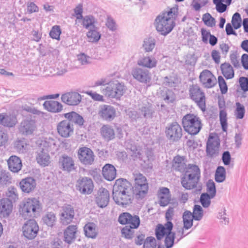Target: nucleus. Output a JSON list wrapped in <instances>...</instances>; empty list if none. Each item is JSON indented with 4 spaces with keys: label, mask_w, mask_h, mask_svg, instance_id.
Instances as JSON below:
<instances>
[{
    "label": "nucleus",
    "mask_w": 248,
    "mask_h": 248,
    "mask_svg": "<svg viewBox=\"0 0 248 248\" xmlns=\"http://www.w3.org/2000/svg\"><path fill=\"white\" fill-rule=\"evenodd\" d=\"M42 210L43 205L39 198L25 199L19 205V213L25 219L37 217Z\"/></svg>",
    "instance_id": "nucleus-1"
},
{
    "label": "nucleus",
    "mask_w": 248,
    "mask_h": 248,
    "mask_svg": "<svg viewBox=\"0 0 248 248\" xmlns=\"http://www.w3.org/2000/svg\"><path fill=\"white\" fill-rule=\"evenodd\" d=\"M181 178L182 186L186 189L191 190L197 187L201 178V170L196 164H188Z\"/></svg>",
    "instance_id": "nucleus-2"
},
{
    "label": "nucleus",
    "mask_w": 248,
    "mask_h": 248,
    "mask_svg": "<svg viewBox=\"0 0 248 248\" xmlns=\"http://www.w3.org/2000/svg\"><path fill=\"white\" fill-rule=\"evenodd\" d=\"M182 123L185 131L190 135H197L202 127L201 119L193 113L185 115L183 117Z\"/></svg>",
    "instance_id": "nucleus-3"
},
{
    "label": "nucleus",
    "mask_w": 248,
    "mask_h": 248,
    "mask_svg": "<svg viewBox=\"0 0 248 248\" xmlns=\"http://www.w3.org/2000/svg\"><path fill=\"white\" fill-rule=\"evenodd\" d=\"M132 186V194L137 200L143 199L147 194L149 189L148 183L145 176L142 174H137Z\"/></svg>",
    "instance_id": "nucleus-4"
},
{
    "label": "nucleus",
    "mask_w": 248,
    "mask_h": 248,
    "mask_svg": "<svg viewBox=\"0 0 248 248\" xmlns=\"http://www.w3.org/2000/svg\"><path fill=\"white\" fill-rule=\"evenodd\" d=\"M156 30L160 34L166 36L170 33L175 26V22L170 19V17H167L166 14L158 15L156 19Z\"/></svg>",
    "instance_id": "nucleus-5"
},
{
    "label": "nucleus",
    "mask_w": 248,
    "mask_h": 248,
    "mask_svg": "<svg viewBox=\"0 0 248 248\" xmlns=\"http://www.w3.org/2000/svg\"><path fill=\"white\" fill-rule=\"evenodd\" d=\"M165 133L167 140L171 143L178 142L183 136L182 127L176 121L167 124L165 127Z\"/></svg>",
    "instance_id": "nucleus-6"
},
{
    "label": "nucleus",
    "mask_w": 248,
    "mask_h": 248,
    "mask_svg": "<svg viewBox=\"0 0 248 248\" xmlns=\"http://www.w3.org/2000/svg\"><path fill=\"white\" fill-rule=\"evenodd\" d=\"M190 98L194 101L198 107L204 111L206 109V97L204 92L197 84H192L189 89Z\"/></svg>",
    "instance_id": "nucleus-7"
},
{
    "label": "nucleus",
    "mask_w": 248,
    "mask_h": 248,
    "mask_svg": "<svg viewBox=\"0 0 248 248\" xmlns=\"http://www.w3.org/2000/svg\"><path fill=\"white\" fill-rule=\"evenodd\" d=\"M126 90V87L124 83L118 81L110 82L105 89L104 93L106 96L110 98L120 99L124 95Z\"/></svg>",
    "instance_id": "nucleus-8"
},
{
    "label": "nucleus",
    "mask_w": 248,
    "mask_h": 248,
    "mask_svg": "<svg viewBox=\"0 0 248 248\" xmlns=\"http://www.w3.org/2000/svg\"><path fill=\"white\" fill-rule=\"evenodd\" d=\"M22 227L23 235L28 240H32L37 236L39 231L37 222L33 218H28Z\"/></svg>",
    "instance_id": "nucleus-9"
},
{
    "label": "nucleus",
    "mask_w": 248,
    "mask_h": 248,
    "mask_svg": "<svg viewBox=\"0 0 248 248\" xmlns=\"http://www.w3.org/2000/svg\"><path fill=\"white\" fill-rule=\"evenodd\" d=\"M219 147L220 140L218 137H216L212 134H210L206 142V155L211 158L218 156Z\"/></svg>",
    "instance_id": "nucleus-10"
},
{
    "label": "nucleus",
    "mask_w": 248,
    "mask_h": 248,
    "mask_svg": "<svg viewBox=\"0 0 248 248\" xmlns=\"http://www.w3.org/2000/svg\"><path fill=\"white\" fill-rule=\"evenodd\" d=\"M78 157L81 164L85 166L92 165L94 161L95 155L91 149L84 146L79 148L77 152Z\"/></svg>",
    "instance_id": "nucleus-11"
},
{
    "label": "nucleus",
    "mask_w": 248,
    "mask_h": 248,
    "mask_svg": "<svg viewBox=\"0 0 248 248\" xmlns=\"http://www.w3.org/2000/svg\"><path fill=\"white\" fill-rule=\"evenodd\" d=\"M76 189L81 194L89 195L92 193L93 189V184L91 178L84 176L80 177L77 181Z\"/></svg>",
    "instance_id": "nucleus-12"
},
{
    "label": "nucleus",
    "mask_w": 248,
    "mask_h": 248,
    "mask_svg": "<svg viewBox=\"0 0 248 248\" xmlns=\"http://www.w3.org/2000/svg\"><path fill=\"white\" fill-rule=\"evenodd\" d=\"M118 221L121 225H129L128 226L140 227V219L139 216L132 215L129 212H123L118 217Z\"/></svg>",
    "instance_id": "nucleus-13"
},
{
    "label": "nucleus",
    "mask_w": 248,
    "mask_h": 248,
    "mask_svg": "<svg viewBox=\"0 0 248 248\" xmlns=\"http://www.w3.org/2000/svg\"><path fill=\"white\" fill-rule=\"evenodd\" d=\"M131 74L134 78L140 83L148 84L151 81V74L147 69L136 67L132 68Z\"/></svg>",
    "instance_id": "nucleus-14"
},
{
    "label": "nucleus",
    "mask_w": 248,
    "mask_h": 248,
    "mask_svg": "<svg viewBox=\"0 0 248 248\" xmlns=\"http://www.w3.org/2000/svg\"><path fill=\"white\" fill-rule=\"evenodd\" d=\"M98 114L103 120L110 122L116 116V110L111 105L103 104L99 107Z\"/></svg>",
    "instance_id": "nucleus-15"
},
{
    "label": "nucleus",
    "mask_w": 248,
    "mask_h": 248,
    "mask_svg": "<svg viewBox=\"0 0 248 248\" xmlns=\"http://www.w3.org/2000/svg\"><path fill=\"white\" fill-rule=\"evenodd\" d=\"M109 202V193L105 188L101 187L95 195V202L97 205L104 208L108 206Z\"/></svg>",
    "instance_id": "nucleus-16"
},
{
    "label": "nucleus",
    "mask_w": 248,
    "mask_h": 248,
    "mask_svg": "<svg viewBox=\"0 0 248 248\" xmlns=\"http://www.w3.org/2000/svg\"><path fill=\"white\" fill-rule=\"evenodd\" d=\"M200 81L206 88L214 87L217 84V79L215 76L209 70H203L199 76Z\"/></svg>",
    "instance_id": "nucleus-17"
},
{
    "label": "nucleus",
    "mask_w": 248,
    "mask_h": 248,
    "mask_svg": "<svg viewBox=\"0 0 248 248\" xmlns=\"http://www.w3.org/2000/svg\"><path fill=\"white\" fill-rule=\"evenodd\" d=\"M81 95L76 92H70L62 94V101L69 106H77L81 101Z\"/></svg>",
    "instance_id": "nucleus-18"
},
{
    "label": "nucleus",
    "mask_w": 248,
    "mask_h": 248,
    "mask_svg": "<svg viewBox=\"0 0 248 248\" xmlns=\"http://www.w3.org/2000/svg\"><path fill=\"white\" fill-rule=\"evenodd\" d=\"M57 130L62 137H69L74 132L73 124H70L67 119L62 120L58 124Z\"/></svg>",
    "instance_id": "nucleus-19"
},
{
    "label": "nucleus",
    "mask_w": 248,
    "mask_h": 248,
    "mask_svg": "<svg viewBox=\"0 0 248 248\" xmlns=\"http://www.w3.org/2000/svg\"><path fill=\"white\" fill-rule=\"evenodd\" d=\"M35 128V121L31 118H27L21 123L19 129L22 135L28 136L32 134Z\"/></svg>",
    "instance_id": "nucleus-20"
},
{
    "label": "nucleus",
    "mask_w": 248,
    "mask_h": 248,
    "mask_svg": "<svg viewBox=\"0 0 248 248\" xmlns=\"http://www.w3.org/2000/svg\"><path fill=\"white\" fill-rule=\"evenodd\" d=\"M62 116L65 118L70 122V124H74L80 128L85 127L84 126L85 121L83 117L74 111L64 113L62 114Z\"/></svg>",
    "instance_id": "nucleus-21"
},
{
    "label": "nucleus",
    "mask_w": 248,
    "mask_h": 248,
    "mask_svg": "<svg viewBox=\"0 0 248 248\" xmlns=\"http://www.w3.org/2000/svg\"><path fill=\"white\" fill-rule=\"evenodd\" d=\"M115 186H117L118 190L116 193H123L125 195L126 193H132V184L124 178H119L116 180Z\"/></svg>",
    "instance_id": "nucleus-22"
},
{
    "label": "nucleus",
    "mask_w": 248,
    "mask_h": 248,
    "mask_svg": "<svg viewBox=\"0 0 248 248\" xmlns=\"http://www.w3.org/2000/svg\"><path fill=\"white\" fill-rule=\"evenodd\" d=\"M130 193H125V195H123V193H114L113 192V199L114 202L119 205H122L125 206L132 203L133 198L132 196L129 194Z\"/></svg>",
    "instance_id": "nucleus-23"
},
{
    "label": "nucleus",
    "mask_w": 248,
    "mask_h": 248,
    "mask_svg": "<svg viewBox=\"0 0 248 248\" xmlns=\"http://www.w3.org/2000/svg\"><path fill=\"white\" fill-rule=\"evenodd\" d=\"M36 183L35 179L32 177H28L21 180L19 186L22 192L30 193L35 188Z\"/></svg>",
    "instance_id": "nucleus-24"
},
{
    "label": "nucleus",
    "mask_w": 248,
    "mask_h": 248,
    "mask_svg": "<svg viewBox=\"0 0 248 248\" xmlns=\"http://www.w3.org/2000/svg\"><path fill=\"white\" fill-rule=\"evenodd\" d=\"M59 164L61 165V169L63 171L68 172H71L76 169L74 160L71 157L66 155H63L60 157Z\"/></svg>",
    "instance_id": "nucleus-25"
},
{
    "label": "nucleus",
    "mask_w": 248,
    "mask_h": 248,
    "mask_svg": "<svg viewBox=\"0 0 248 248\" xmlns=\"http://www.w3.org/2000/svg\"><path fill=\"white\" fill-rule=\"evenodd\" d=\"M117 170L111 164L107 163L102 168V173L105 179L108 181L114 180L116 176Z\"/></svg>",
    "instance_id": "nucleus-26"
},
{
    "label": "nucleus",
    "mask_w": 248,
    "mask_h": 248,
    "mask_svg": "<svg viewBox=\"0 0 248 248\" xmlns=\"http://www.w3.org/2000/svg\"><path fill=\"white\" fill-rule=\"evenodd\" d=\"M7 164L9 170L14 173L19 172L22 168V163L20 157L13 155L10 156L7 160Z\"/></svg>",
    "instance_id": "nucleus-27"
},
{
    "label": "nucleus",
    "mask_w": 248,
    "mask_h": 248,
    "mask_svg": "<svg viewBox=\"0 0 248 248\" xmlns=\"http://www.w3.org/2000/svg\"><path fill=\"white\" fill-rule=\"evenodd\" d=\"M63 212L61 214V219L62 224L69 223L74 217V210L70 204H66L63 207Z\"/></svg>",
    "instance_id": "nucleus-28"
},
{
    "label": "nucleus",
    "mask_w": 248,
    "mask_h": 248,
    "mask_svg": "<svg viewBox=\"0 0 248 248\" xmlns=\"http://www.w3.org/2000/svg\"><path fill=\"white\" fill-rule=\"evenodd\" d=\"M139 110L141 116L146 120L152 119L155 113V109L153 105L148 102L140 108Z\"/></svg>",
    "instance_id": "nucleus-29"
},
{
    "label": "nucleus",
    "mask_w": 248,
    "mask_h": 248,
    "mask_svg": "<svg viewBox=\"0 0 248 248\" xmlns=\"http://www.w3.org/2000/svg\"><path fill=\"white\" fill-rule=\"evenodd\" d=\"M43 105L45 109L52 113H59L63 108L60 102L54 100L45 101Z\"/></svg>",
    "instance_id": "nucleus-30"
},
{
    "label": "nucleus",
    "mask_w": 248,
    "mask_h": 248,
    "mask_svg": "<svg viewBox=\"0 0 248 248\" xmlns=\"http://www.w3.org/2000/svg\"><path fill=\"white\" fill-rule=\"evenodd\" d=\"M157 61L153 56H143L137 61V64L144 68L152 69L155 67Z\"/></svg>",
    "instance_id": "nucleus-31"
},
{
    "label": "nucleus",
    "mask_w": 248,
    "mask_h": 248,
    "mask_svg": "<svg viewBox=\"0 0 248 248\" xmlns=\"http://www.w3.org/2000/svg\"><path fill=\"white\" fill-rule=\"evenodd\" d=\"M77 225H69L64 232V240L68 244H71L76 238V233L77 232Z\"/></svg>",
    "instance_id": "nucleus-32"
},
{
    "label": "nucleus",
    "mask_w": 248,
    "mask_h": 248,
    "mask_svg": "<svg viewBox=\"0 0 248 248\" xmlns=\"http://www.w3.org/2000/svg\"><path fill=\"white\" fill-rule=\"evenodd\" d=\"M13 204L8 200L2 199L0 200V215L3 217H7L12 212Z\"/></svg>",
    "instance_id": "nucleus-33"
},
{
    "label": "nucleus",
    "mask_w": 248,
    "mask_h": 248,
    "mask_svg": "<svg viewBox=\"0 0 248 248\" xmlns=\"http://www.w3.org/2000/svg\"><path fill=\"white\" fill-rule=\"evenodd\" d=\"M185 159V156H181L179 155H176L172 160V168L176 171L182 172L187 168V165L183 162Z\"/></svg>",
    "instance_id": "nucleus-34"
},
{
    "label": "nucleus",
    "mask_w": 248,
    "mask_h": 248,
    "mask_svg": "<svg viewBox=\"0 0 248 248\" xmlns=\"http://www.w3.org/2000/svg\"><path fill=\"white\" fill-rule=\"evenodd\" d=\"M160 97L162 98L166 103H172L175 100V94L172 90L167 87H164L160 91Z\"/></svg>",
    "instance_id": "nucleus-35"
},
{
    "label": "nucleus",
    "mask_w": 248,
    "mask_h": 248,
    "mask_svg": "<svg viewBox=\"0 0 248 248\" xmlns=\"http://www.w3.org/2000/svg\"><path fill=\"white\" fill-rule=\"evenodd\" d=\"M49 159L50 156L46 149H42L37 153L36 160L40 165L44 167L48 166L50 163Z\"/></svg>",
    "instance_id": "nucleus-36"
},
{
    "label": "nucleus",
    "mask_w": 248,
    "mask_h": 248,
    "mask_svg": "<svg viewBox=\"0 0 248 248\" xmlns=\"http://www.w3.org/2000/svg\"><path fill=\"white\" fill-rule=\"evenodd\" d=\"M220 69L222 74L226 79H232L234 77V70L229 63L225 62L221 64Z\"/></svg>",
    "instance_id": "nucleus-37"
},
{
    "label": "nucleus",
    "mask_w": 248,
    "mask_h": 248,
    "mask_svg": "<svg viewBox=\"0 0 248 248\" xmlns=\"http://www.w3.org/2000/svg\"><path fill=\"white\" fill-rule=\"evenodd\" d=\"M101 134L104 139L107 141L115 138L114 129L108 125H104L101 128Z\"/></svg>",
    "instance_id": "nucleus-38"
},
{
    "label": "nucleus",
    "mask_w": 248,
    "mask_h": 248,
    "mask_svg": "<svg viewBox=\"0 0 248 248\" xmlns=\"http://www.w3.org/2000/svg\"><path fill=\"white\" fill-rule=\"evenodd\" d=\"M96 225L93 222H89L84 227V232L88 238H95L98 234L96 229Z\"/></svg>",
    "instance_id": "nucleus-39"
},
{
    "label": "nucleus",
    "mask_w": 248,
    "mask_h": 248,
    "mask_svg": "<svg viewBox=\"0 0 248 248\" xmlns=\"http://www.w3.org/2000/svg\"><path fill=\"white\" fill-rule=\"evenodd\" d=\"M156 41L152 36H148L144 39L142 45V48L145 52L152 51L155 46Z\"/></svg>",
    "instance_id": "nucleus-40"
},
{
    "label": "nucleus",
    "mask_w": 248,
    "mask_h": 248,
    "mask_svg": "<svg viewBox=\"0 0 248 248\" xmlns=\"http://www.w3.org/2000/svg\"><path fill=\"white\" fill-rule=\"evenodd\" d=\"M178 77L177 75L166 76L163 78V84L166 87H176L178 83Z\"/></svg>",
    "instance_id": "nucleus-41"
},
{
    "label": "nucleus",
    "mask_w": 248,
    "mask_h": 248,
    "mask_svg": "<svg viewBox=\"0 0 248 248\" xmlns=\"http://www.w3.org/2000/svg\"><path fill=\"white\" fill-rule=\"evenodd\" d=\"M146 154L145 158L143 159L142 157V160H140L141 161L140 165L145 171H149L153 169V159H151L150 156H152L153 153L150 152V153L147 152Z\"/></svg>",
    "instance_id": "nucleus-42"
},
{
    "label": "nucleus",
    "mask_w": 248,
    "mask_h": 248,
    "mask_svg": "<svg viewBox=\"0 0 248 248\" xmlns=\"http://www.w3.org/2000/svg\"><path fill=\"white\" fill-rule=\"evenodd\" d=\"M42 220L47 226L52 227L56 221V215L52 212H48L43 217Z\"/></svg>",
    "instance_id": "nucleus-43"
},
{
    "label": "nucleus",
    "mask_w": 248,
    "mask_h": 248,
    "mask_svg": "<svg viewBox=\"0 0 248 248\" xmlns=\"http://www.w3.org/2000/svg\"><path fill=\"white\" fill-rule=\"evenodd\" d=\"M226 172L223 166H218L215 174V180L216 182L220 183L223 182L226 179Z\"/></svg>",
    "instance_id": "nucleus-44"
},
{
    "label": "nucleus",
    "mask_w": 248,
    "mask_h": 248,
    "mask_svg": "<svg viewBox=\"0 0 248 248\" xmlns=\"http://www.w3.org/2000/svg\"><path fill=\"white\" fill-rule=\"evenodd\" d=\"M139 227L125 226L122 229L121 233L125 239H132L135 233L134 229H137Z\"/></svg>",
    "instance_id": "nucleus-45"
},
{
    "label": "nucleus",
    "mask_w": 248,
    "mask_h": 248,
    "mask_svg": "<svg viewBox=\"0 0 248 248\" xmlns=\"http://www.w3.org/2000/svg\"><path fill=\"white\" fill-rule=\"evenodd\" d=\"M6 196L7 198L4 199L11 202L13 204V203L15 202L18 199V194L17 193L16 188L14 186L9 187L6 192Z\"/></svg>",
    "instance_id": "nucleus-46"
},
{
    "label": "nucleus",
    "mask_w": 248,
    "mask_h": 248,
    "mask_svg": "<svg viewBox=\"0 0 248 248\" xmlns=\"http://www.w3.org/2000/svg\"><path fill=\"white\" fill-rule=\"evenodd\" d=\"M215 197L208 194V192H204L201 194L199 202L203 208H206L211 204V199Z\"/></svg>",
    "instance_id": "nucleus-47"
},
{
    "label": "nucleus",
    "mask_w": 248,
    "mask_h": 248,
    "mask_svg": "<svg viewBox=\"0 0 248 248\" xmlns=\"http://www.w3.org/2000/svg\"><path fill=\"white\" fill-rule=\"evenodd\" d=\"M193 219L195 221L201 220L203 216V209L202 206L198 204H195L193 207Z\"/></svg>",
    "instance_id": "nucleus-48"
},
{
    "label": "nucleus",
    "mask_w": 248,
    "mask_h": 248,
    "mask_svg": "<svg viewBox=\"0 0 248 248\" xmlns=\"http://www.w3.org/2000/svg\"><path fill=\"white\" fill-rule=\"evenodd\" d=\"M219 117L220 124L222 130L223 132H227V113L226 110L221 109L219 111Z\"/></svg>",
    "instance_id": "nucleus-49"
},
{
    "label": "nucleus",
    "mask_w": 248,
    "mask_h": 248,
    "mask_svg": "<svg viewBox=\"0 0 248 248\" xmlns=\"http://www.w3.org/2000/svg\"><path fill=\"white\" fill-rule=\"evenodd\" d=\"M86 36L90 39V42L97 43L101 39V34L98 31L89 30L86 33Z\"/></svg>",
    "instance_id": "nucleus-50"
},
{
    "label": "nucleus",
    "mask_w": 248,
    "mask_h": 248,
    "mask_svg": "<svg viewBox=\"0 0 248 248\" xmlns=\"http://www.w3.org/2000/svg\"><path fill=\"white\" fill-rule=\"evenodd\" d=\"M17 121L16 118L13 116H8L6 114L3 113V119L2 125L4 126L11 127L14 126Z\"/></svg>",
    "instance_id": "nucleus-51"
},
{
    "label": "nucleus",
    "mask_w": 248,
    "mask_h": 248,
    "mask_svg": "<svg viewBox=\"0 0 248 248\" xmlns=\"http://www.w3.org/2000/svg\"><path fill=\"white\" fill-rule=\"evenodd\" d=\"M81 19L82 20V25L86 29H89L91 26L93 25V23L96 22V19L92 15L83 16Z\"/></svg>",
    "instance_id": "nucleus-52"
},
{
    "label": "nucleus",
    "mask_w": 248,
    "mask_h": 248,
    "mask_svg": "<svg viewBox=\"0 0 248 248\" xmlns=\"http://www.w3.org/2000/svg\"><path fill=\"white\" fill-rule=\"evenodd\" d=\"M235 105L236 108L234 110V114L236 119H243L245 114V108L244 106L239 102H236Z\"/></svg>",
    "instance_id": "nucleus-53"
},
{
    "label": "nucleus",
    "mask_w": 248,
    "mask_h": 248,
    "mask_svg": "<svg viewBox=\"0 0 248 248\" xmlns=\"http://www.w3.org/2000/svg\"><path fill=\"white\" fill-rule=\"evenodd\" d=\"M62 34V30L59 25L53 26L49 33V36L58 41L60 40V35Z\"/></svg>",
    "instance_id": "nucleus-54"
},
{
    "label": "nucleus",
    "mask_w": 248,
    "mask_h": 248,
    "mask_svg": "<svg viewBox=\"0 0 248 248\" xmlns=\"http://www.w3.org/2000/svg\"><path fill=\"white\" fill-rule=\"evenodd\" d=\"M165 245L166 248H171L174 244L175 233H168L165 236Z\"/></svg>",
    "instance_id": "nucleus-55"
},
{
    "label": "nucleus",
    "mask_w": 248,
    "mask_h": 248,
    "mask_svg": "<svg viewBox=\"0 0 248 248\" xmlns=\"http://www.w3.org/2000/svg\"><path fill=\"white\" fill-rule=\"evenodd\" d=\"M232 24L234 30H237L241 28L242 24V18L241 15L239 13L236 12L232 16Z\"/></svg>",
    "instance_id": "nucleus-56"
},
{
    "label": "nucleus",
    "mask_w": 248,
    "mask_h": 248,
    "mask_svg": "<svg viewBox=\"0 0 248 248\" xmlns=\"http://www.w3.org/2000/svg\"><path fill=\"white\" fill-rule=\"evenodd\" d=\"M168 233L161 224H158L155 230V235L157 240H161Z\"/></svg>",
    "instance_id": "nucleus-57"
},
{
    "label": "nucleus",
    "mask_w": 248,
    "mask_h": 248,
    "mask_svg": "<svg viewBox=\"0 0 248 248\" xmlns=\"http://www.w3.org/2000/svg\"><path fill=\"white\" fill-rule=\"evenodd\" d=\"M202 21L205 25L210 27L215 26L216 24L215 18L208 13H205L203 15Z\"/></svg>",
    "instance_id": "nucleus-58"
},
{
    "label": "nucleus",
    "mask_w": 248,
    "mask_h": 248,
    "mask_svg": "<svg viewBox=\"0 0 248 248\" xmlns=\"http://www.w3.org/2000/svg\"><path fill=\"white\" fill-rule=\"evenodd\" d=\"M206 190L208 194L214 197L217 193L216 184L212 179H209L206 183Z\"/></svg>",
    "instance_id": "nucleus-59"
},
{
    "label": "nucleus",
    "mask_w": 248,
    "mask_h": 248,
    "mask_svg": "<svg viewBox=\"0 0 248 248\" xmlns=\"http://www.w3.org/2000/svg\"><path fill=\"white\" fill-rule=\"evenodd\" d=\"M178 5L175 4V6L170 8V10L165 13L166 16L170 17L171 20L175 21L178 15Z\"/></svg>",
    "instance_id": "nucleus-60"
},
{
    "label": "nucleus",
    "mask_w": 248,
    "mask_h": 248,
    "mask_svg": "<svg viewBox=\"0 0 248 248\" xmlns=\"http://www.w3.org/2000/svg\"><path fill=\"white\" fill-rule=\"evenodd\" d=\"M219 87L222 94L226 93L228 92V86L225 79L221 76H219L217 78Z\"/></svg>",
    "instance_id": "nucleus-61"
},
{
    "label": "nucleus",
    "mask_w": 248,
    "mask_h": 248,
    "mask_svg": "<svg viewBox=\"0 0 248 248\" xmlns=\"http://www.w3.org/2000/svg\"><path fill=\"white\" fill-rule=\"evenodd\" d=\"M126 112L131 122H136L138 119L141 118L140 113L135 110L128 109Z\"/></svg>",
    "instance_id": "nucleus-62"
},
{
    "label": "nucleus",
    "mask_w": 248,
    "mask_h": 248,
    "mask_svg": "<svg viewBox=\"0 0 248 248\" xmlns=\"http://www.w3.org/2000/svg\"><path fill=\"white\" fill-rule=\"evenodd\" d=\"M106 26L112 31H114L117 30L116 23L110 16H108Z\"/></svg>",
    "instance_id": "nucleus-63"
},
{
    "label": "nucleus",
    "mask_w": 248,
    "mask_h": 248,
    "mask_svg": "<svg viewBox=\"0 0 248 248\" xmlns=\"http://www.w3.org/2000/svg\"><path fill=\"white\" fill-rule=\"evenodd\" d=\"M239 82L241 89L244 93L248 92V78L241 77L239 78Z\"/></svg>",
    "instance_id": "nucleus-64"
}]
</instances>
